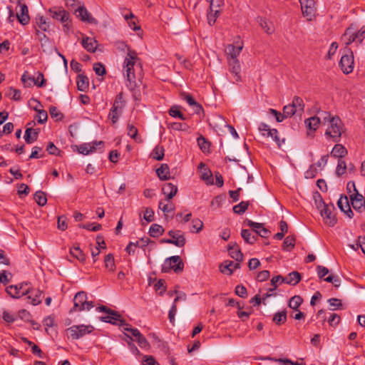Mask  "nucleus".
Returning <instances> with one entry per match:
<instances>
[{
  "instance_id": "nucleus-1",
  "label": "nucleus",
  "mask_w": 365,
  "mask_h": 365,
  "mask_svg": "<svg viewBox=\"0 0 365 365\" xmlns=\"http://www.w3.org/2000/svg\"><path fill=\"white\" fill-rule=\"evenodd\" d=\"M128 53L125 57L123 71L125 77L126 78V86L132 91H134L138 86L136 81L134 66H136L140 61L135 51L131 50L127 47Z\"/></svg>"
},
{
  "instance_id": "nucleus-2",
  "label": "nucleus",
  "mask_w": 365,
  "mask_h": 365,
  "mask_svg": "<svg viewBox=\"0 0 365 365\" xmlns=\"http://www.w3.org/2000/svg\"><path fill=\"white\" fill-rule=\"evenodd\" d=\"M96 310L107 314L106 316L100 317V319L102 322L110 323L112 324H117L121 327H124L125 324V321L121 319V317L118 312L110 309L106 306H100L96 308Z\"/></svg>"
},
{
  "instance_id": "nucleus-3",
  "label": "nucleus",
  "mask_w": 365,
  "mask_h": 365,
  "mask_svg": "<svg viewBox=\"0 0 365 365\" xmlns=\"http://www.w3.org/2000/svg\"><path fill=\"white\" fill-rule=\"evenodd\" d=\"M343 123L339 117H333L325 132V135L332 139L334 142H339L343 132Z\"/></svg>"
},
{
  "instance_id": "nucleus-4",
  "label": "nucleus",
  "mask_w": 365,
  "mask_h": 365,
  "mask_svg": "<svg viewBox=\"0 0 365 365\" xmlns=\"http://www.w3.org/2000/svg\"><path fill=\"white\" fill-rule=\"evenodd\" d=\"M94 307L93 302L87 300V294L85 292H78L73 298V307L72 312L88 311Z\"/></svg>"
},
{
  "instance_id": "nucleus-5",
  "label": "nucleus",
  "mask_w": 365,
  "mask_h": 365,
  "mask_svg": "<svg viewBox=\"0 0 365 365\" xmlns=\"http://www.w3.org/2000/svg\"><path fill=\"white\" fill-rule=\"evenodd\" d=\"M317 207L318 209H321L320 214L323 217L324 223L329 227H334L336 223V219L332 214V210L334 209V205H326L322 200H321L319 202Z\"/></svg>"
},
{
  "instance_id": "nucleus-6",
  "label": "nucleus",
  "mask_w": 365,
  "mask_h": 365,
  "mask_svg": "<svg viewBox=\"0 0 365 365\" xmlns=\"http://www.w3.org/2000/svg\"><path fill=\"white\" fill-rule=\"evenodd\" d=\"M183 267V262L179 256H172L165 260L161 270L163 272L168 273L173 269L178 273L182 271Z\"/></svg>"
},
{
  "instance_id": "nucleus-7",
  "label": "nucleus",
  "mask_w": 365,
  "mask_h": 365,
  "mask_svg": "<svg viewBox=\"0 0 365 365\" xmlns=\"http://www.w3.org/2000/svg\"><path fill=\"white\" fill-rule=\"evenodd\" d=\"M94 328L91 325H73L67 329V333L73 339H78L91 333Z\"/></svg>"
},
{
  "instance_id": "nucleus-8",
  "label": "nucleus",
  "mask_w": 365,
  "mask_h": 365,
  "mask_svg": "<svg viewBox=\"0 0 365 365\" xmlns=\"http://www.w3.org/2000/svg\"><path fill=\"white\" fill-rule=\"evenodd\" d=\"M258 130L263 136L272 138L276 142L279 148H280L282 144L284 143V138L280 140L278 136L277 130L274 128L271 129L270 127L264 123H260L259 124Z\"/></svg>"
},
{
  "instance_id": "nucleus-9",
  "label": "nucleus",
  "mask_w": 365,
  "mask_h": 365,
  "mask_svg": "<svg viewBox=\"0 0 365 365\" xmlns=\"http://www.w3.org/2000/svg\"><path fill=\"white\" fill-rule=\"evenodd\" d=\"M349 53L343 55L339 61V66L345 74L351 73L354 70V55L353 52L349 49Z\"/></svg>"
},
{
  "instance_id": "nucleus-10",
  "label": "nucleus",
  "mask_w": 365,
  "mask_h": 365,
  "mask_svg": "<svg viewBox=\"0 0 365 365\" xmlns=\"http://www.w3.org/2000/svg\"><path fill=\"white\" fill-rule=\"evenodd\" d=\"M303 16L308 21H312L315 16L316 7L314 0H299Z\"/></svg>"
},
{
  "instance_id": "nucleus-11",
  "label": "nucleus",
  "mask_w": 365,
  "mask_h": 365,
  "mask_svg": "<svg viewBox=\"0 0 365 365\" xmlns=\"http://www.w3.org/2000/svg\"><path fill=\"white\" fill-rule=\"evenodd\" d=\"M168 234L171 238L165 239L162 241L163 242L175 245L178 247H182L185 245L186 240L181 231L170 230Z\"/></svg>"
},
{
  "instance_id": "nucleus-12",
  "label": "nucleus",
  "mask_w": 365,
  "mask_h": 365,
  "mask_svg": "<svg viewBox=\"0 0 365 365\" xmlns=\"http://www.w3.org/2000/svg\"><path fill=\"white\" fill-rule=\"evenodd\" d=\"M27 286V283L11 285L6 288V292L13 298H20L22 296L27 295L29 292Z\"/></svg>"
},
{
  "instance_id": "nucleus-13",
  "label": "nucleus",
  "mask_w": 365,
  "mask_h": 365,
  "mask_svg": "<svg viewBox=\"0 0 365 365\" xmlns=\"http://www.w3.org/2000/svg\"><path fill=\"white\" fill-rule=\"evenodd\" d=\"M50 16L55 20L64 23L70 18V14L62 7H52L48 10Z\"/></svg>"
},
{
  "instance_id": "nucleus-14",
  "label": "nucleus",
  "mask_w": 365,
  "mask_h": 365,
  "mask_svg": "<svg viewBox=\"0 0 365 365\" xmlns=\"http://www.w3.org/2000/svg\"><path fill=\"white\" fill-rule=\"evenodd\" d=\"M350 199L351 205L355 210L361 212L365 210V200L361 194L358 192L351 194L350 195Z\"/></svg>"
},
{
  "instance_id": "nucleus-15",
  "label": "nucleus",
  "mask_w": 365,
  "mask_h": 365,
  "mask_svg": "<svg viewBox=\"0 0 365 365\" xmlns=\"http://www.w3.org/2000/svg\"><path fill=\"white\" fill-rule=\"evenodd\" d=\"M27 299L29 302L32 305H38L41 303L43 298V292L37 289L28 287Z\"/></svg>"
},
{
  "instance_id": "nucleus-16",
  "label": "nucleus",
  "mask_w": 365,
  "mask_h": 365,
  "mask_svg": "<svg viewBox=\"0 0 365 365\" xmlns=\"http://www.w3.org/2000/svg\"><path fill=\"white\" fill-rule=\"evenodd\" d=\"M228 66L230 73L232 75L234 81L239 82L241 80V68L239 61L228 60Z\"/></svg>"
},
{
  "instance_id": "nucleus-17",
  "label": "nucleus",
  "mask_w": 365,
  "mask_h": 365,
  "mask_svg": "<svg viewBox=\"0 0 365 365\" xmlns=\"http://www.w3.org/2000/svg\"><path fill=\"white\" fill-rule=\"evenodd\" d=\"M344 37L347 38L345 42L346 46L350 45L354 42H358L361 43L364 38V36H362L359 31L352 32L350 28L346 30L344 34Z\"/></svg>"
},
{
  "instance_id": "nucleus-18",
  "label": "nucleus",
  "mask_w": 365,
  "mask_h": 365,
  "mask_svg": "<svg viewBox=\"0 0 365 365\" xmlns=\"http://www.w3.org/2000/svg\"><path fill=\"white\" fill-rule=\"evenodd\" d=\"M77 17L81 21H86L90 24H97V21L94 19L91 14L84 6H80L76 10Z\"/></svg>"
},
{
  "instance_id": "nucleus-19",
  "label": "nucleus",
  "mask_w": 365,
  "mask_h": 365,
  "mask_svg": "<svg viewBox=\"0 0 365 365\" xmlns=\"http://www.w3.org/2000/svg\"><path fill=\"white\" fill-rule=\"evenodd\" d=\"M228 251L230 257L236 262H242L243 259V254L239 245L235 242L230 243L228 246Z\"/></svg>"
},
{
  "instance_id": "nucleus-20",
  "label": "nucleus",
  "mask_w": 365,
  "mask_h": 365,
  "mask_svg": "<svg viewBox=\"0 0 365 365\" xmlns=\"http://www.w3.org/2000/svg\"><path fill=\"white\" fill-rule=\"evenodd\" d=\"M339 208L344 212L349 218H351L354 213L350 207L348 197L346 196H341L337 202Z\"/></svg>"
},
{
  "instance_id": "nucleus-21",
  "label": "nucleus",
  "mask_w": 365,
  "mask_h": 365,
  "mask_svg": "<svg viewBox=\"0 0 365 365\" xmlns=\"http://www.w3.org/2000/svg\"><path fill=\"white\" fill-rule=\"evenodd\" d=\"M19 6L20 7V10L16 12V17L18 19V21L22 25H26L29 24L30 20L28 7L25 4H22Z\"/></svg>"
},
{
  "instance_id": "nucleus-22",
  "label": "nucleus",
  "mask_w": 365,
  "mask_h": 365,
  "mask_svg": "<svg viewBox=\"0 0 365 365\" xmlns=\"http://www.w3.org/2000/svg\"><path fill=\"white\" fill-rule=\"evenodd\" d=\"M257 21L267 34L271 35L275 31L272 21L260 16L257 18Z\"/></svg>"
},
{
  "instance_id": "nucleus-23",
  "label": "nucleus",
  "mask_w": 365,
  "mask_h": 365,
  "mask_svg": "<svg viewBox=\"0 0 365 365\" xmlns=\"http://www.w3.org/2000/svg\"><path fill=\"white\" fill-rule=\"evenodd\" d=\"M240 267V262L225 261L220 266V271L227 275H231L233 272Z\"/></svg>"
},
{
  "instance_id": "nucleus-24",
  "label": "nucleus",
  "mask_w": 365,
  "mask_h": 365,
  "mask_svg": "<svg viewBox=\"0 0 365 365\" xmlns=\"http://www.w3.org/2000/svg\"><path fill=\"white\" fill-rule=\"evenodd\" d=\"M103 143V141L83 143L79 145V147L78 148V150L80 153L83 155H88L96 151V146L98 145H102Z\"/></svg>"
},
{
  "instance_id": "nucleus-25",
  "label": "nucleus",
  "mask_w": 365,
  "mask_h": 365,
  "mask_svg": "<svg viewBox=\"0 0 365 365\" xmlns=\"http://www.w3.org/2000/svg\"><path fill=\"white\" fill-rule=\"evenodd\" d=\"M243 45L234 46L229 44L226 48V53L228 56V60H238L237 57L241 53Z\"/></svg>"
},
{
  "instance_id": "nucleus-26",
  "label": "nucleus",
  "mask_w": 365,
  "mask_h": 365,
  "mask_svg": "<svg viewBox=\"0 0 365 365\" xmlns=\"http://www.w3.org/2000/svg\"><path fill=\"white\" fill-rule=\"evenodd\" d=\"M304 124L307 128L309 130L308 135H310L311 132H315L319 128L320 124V117L315 115L307 118L304 120Z\"/></svg>"
},
{
  "instance_id": "nucleus-27",
  "label": "nucleus",
  "mask_w": 365,
  "mask_h": 365,
  "mask_svg": "<svg viewBox=\"0 0 365 365\" xmlns=\"http://www.w3.org/2000/svg\"><path fill=\"white\" fill-rule=\"evenodd\" d=\"M163 193L165 195L167 200L172 199L178 192V187L176 185L171 182H167L163 185L162 188Z\"/></svg>"
},
{
  "instance_id": "nucleus-28",
  "label": "nucleus",
  "mask_w": 365,
  "mask_h": 365,
  "mask_svg": "<svg viewBox=\"0 0 365 365\" xmlns=\"http://www.w3.org/2000/svg\"><path fill=\"white\" fill-rule=\"evenodd\" d=\"M301 278V274L298 272L294 271L284 277L282 281H284V283L294 286L300 282Z\"/></svg>"
},
{
  "instance_id": "nucleus-29",
  "label": "nucleus",
  "mask_w": 365,
  "mask_h": 365,
  "mask_svg": "<svg viewBox=\"0 0 365 365\" xmlns=\"http://www.w3.org/2000/svg\"><path fill=\"white\" fill-rule=\"evenodd\" d=\"M38 131L31 127L27 128L25 131L24 139L26 143L31 144L38 139Z\"/></svg>"
},
{
  "instance_id": "nucleus-30",
  "label": "nucleus",
  "mask_w": 365,
  "mask_h": 365,
  "mask_svg": "<svg viewBox=\"0 0 365 365\" xmlns=\"http://www.w3.org/2000/svg\"><path fill=\"white\" fill-rule=\"evenodd\" d=\"M82 45L88 52H95L97 46L98 42L94 38L86 37L83 38Z\"/></svg>"
},
{
  "instance_id": "nucleus-31",
  "label": "nucleus",
  "mask_w": 365,
  "mask_h": 365,
  "mask_svg": "<svg viewBox=\"0 0 365 365\" xmlns=\"http://www.w3.org/2000/svg\"><path fill=\"white\" fill-rule=\"evenodd\" d=\"M123 108H121L119 106H114L113 104L112 108L110 110L109 114H108V118L112 121L113 124H115L118 122L119 117L120 116Z\"/></svg>"
},
{
  "instance_id": "nucleus-32",
  "label": "nucleus",
  "mask_w": 365,
  "mask_h": 365,
  "mask_svg": "<svg viewBox=\"0 0 365 365\" xmlns=\"http://www.w3.org/2000/svg\"><path fill=\"white\" fill-rule=\"evenodd\" d=\"M128 135L133 139L136 143H143L142 138L138 136V131L137 128L132 123H128L127 124Z\"/></svg>"
},
{
  "instance_id": "nucleus-33",
  "label": "nucleus",
  "mask_w": 365,
  "mask_h": 365,
  "mask_svg": "<svg viewBox=\"0 0 365 365\" xmlns=\"http://www.w3.org/2000/svg\"><path fill=\"white\" fill-rule=\"evenodd\" d=\"M158 178L162 180H168L170 178V168L167 164H162L161 166L156 170Z\"/></svg>"
},
{
  "instance_id": "nucleus-34",
  "label": "nucleus",
  "mask_w": 365,
  "mask_h": 365,
  "mask_svg": "<svg viewBox=\"0 0 365 365\" xmlns=\"http://www.w3.org/2000/svg\"><path fill=\"white\" fill-rule=\"evenodd\" d=\"M347 154L345 147L341 144H336L334 146L331 155L334 158H341Z\"/></svg>"
},
{
  "instance_id": "nucleus-35",
  "label": "nucleus",
  "mask_w": 365,
  "mask_h": 365,
  "mask_svg": "<svg viewBox=\"0 0 365 365\" xmlns=\"http://www.w3.org/2000/svg\"><path fill=\"white\" fill-rule=\"evenodd\" d=\"M88 78L84 75H78L77 77V88L81 91H86L88 88Z\"/></svg>"
},
{
  "instance_id": "nucleus-36",
  "label": "nucleus",
  "mask_w": 365,
  "mask_h": 365,
  "mask_svg": "<svg viewBox=\"0 0 365 365\" xmlns=\"http://www.w3.org/2000/svg\"><path fill=\"white\" fill-rule=\"evenodd\" d=\"M290 105L293 107L294 109V108L296 109L297 113H302L304 111V101L301 98H299L298 96L294 97L292 102Z\"/></svg>"
},
{
  "instance_id": "nucleus-37",
  "label": "nucleus",
  "mask_w": 365,
  "mask_h": 365,
  "mask_svg": "<svg viewBox=\"0 0 365 365\" xmlns=\"http://www.w3.org/2000/svg\"><path fill=\"white\" fill-rule=\"evenodd\" d=\"M184 100L191 106H193L194 110L196 113H199L202 110V107L200 104L197 103L192 96L189 94L185 95Z\"/></svg>"
},
{
  "instance_id": "nucleus-38",
  "label": "nucleus",
  "mask_w": 365,
  "mask_h": 365,
  "mask_svg": "<svg viewBox=\"0 0 365 365\" xmlns=\"http://www.w3.org/2000/svg\"><path fill=\"white\" fill-rule=\"evenodd\" d=\"M164 232L163 227L158 224H153L149 229V234L153 237H158Z\"/></svg>"
},
{
  "instance_id": "nucleus-39",
  "label": "nucleus",
  "mask_w": 365,
  "mask_h": 365,
  "mask_svg": "<svg viewBox=\"0 0 365 365\" xmlns=\"http://www.w3.org/2000/svg\"><path fill=\"white\" fill-rule=\"evenodd\" d=\"M241 236L244 240L249 244H254L257 239V237L252 235V232L249 230H242Z\"/></svg>"
},
{
  "instance_id": "nucleus-40",
  "label": "nucleus",
  "mask_w": 365,
  "mask_h": 365,
  "mask_svg": "<svg viewBox=\"0 0 365 365\" xmlns=\"http://www.w3.org/2000/svg\"><path fill=\"white\" fill-rule=\"evenodd\" d=\"M34 200L39 206H44L47 203V198L45 192L41 190L36 192Z\"/></svg>"
},
{
  "instance_id": "nucleus-41",
  "label": "nucleus",
  "mask_w": 365,
  "mask_h": 365,
  "mask_svg": "<svg viewBox=\"0 0 365 365\" xmlns=\"http://www.w3.org/2000/svg\"><path fill=\"white\" fill-rule=\"evenodd\" d=\"M302 302L303 299L300 296L295 295L289 299V307L294 310H297Z\"/></svg>"
},
{
  "instance_id": "nucleus-42",
  "label": "nucleus",
  "mask_w": 365,
  "mask_h": 365,
  "mask_svg": "<svg viewBox=\"0 0 365 365\" xmlns=\"http://www.w3.org/2000/svg\"><path fill=\"white\" fill-rule=\"evenodd\" d=\"M273 322L277 325L284 324L287 320V312L286 311H282L277 312L273 317Z\"/></svg>"
},
{
  "instance_id": "nucleus-43",
  "label": "nucleus",
  "mask_w": 365,
  "mask_h": 365,
  "mask_svg": "<svg viewBox=\"0 0 365 365\" xmlns=\"http://www.w3.org/2000/svg\"><path fill=\"white\" fill-rule=\"evenodd\" d=\"M164 152L163 146L157 145L152 152V158L157 160H162L164 158Z\"/></svg>"
},
{
  "instance_id": "nucleus-44",
  "label": "nucleus",
  "mask_w": 365,
  "mask_h": 365,
  "mask_svg": "<svg viewBox=\"0 0 365 365\" xmlns=\"http://www.w3.org/2000/svg\"><path fill=\"white\" fill-rule=\"evenodd\" d=\"M249 205V202L242 201L233 207V212L236 214L242 215L247 210Z\"/></svg>"
},
{
  "instance_id": "nucleus-45",
  "label": "nucleus",
  "mask_w": 365,
  "mask_h": 365,
  "mask_svg": "<svg viewBox=\"0 0 365 365\" xmlns=\"http://www.w3.org/2000/svg\"><path fill=\"white\" fill-rule=\"evenodd\" d=\"M71 255L78 259L80 262H83L86 260V256L82 250L78 247H75L71 249Z\"/></svg>"
},
{
  "instance_id": "nucleus-46",
  "label": "nucleus",
  "mask_w": 365,
  "mask_h": 365,
  "mask_svg": "<svg viewBox=\"0 0 365 365\" xmlns=\"http://www.w3.org/2000/svg\"><path fill=\"white\" fill-rule=\"evenodd\" d=\"M36 24L38 28L43 31H47L49 29V24L46 21V19L42 16L36 17Z\"/></svg>"
},
{
  "instance_id": "nucleus-47",
  "label": "nucleus",
  "mask_w": 365,
  "mask_h": 365,
  "mask_svg": "<svg viewBox=\"0 0 365 365\" xmlns=\"http://www.w3.org/2000/svg\"><path fill=\"white\" fill-rule=\"evenodd\" d=\"M328 303L330 306L329 309L332 311L337 309H342L341 300L337 298H331L328 299Z\"/></svg>"
},
{
  "instance_id": "nucleus-48",
  "label": "nucleus",
  "mask_w": 365,
  "mask_h": 365,
  "mask_svg": "<svg viewBox=\"0 0 365 365\" xmlns=\"http://www.w3.org/2000/svg\"><path fill=\"white\" fill-rule=\"evenodd\" d=\"M295 238L293 236H287L283 242V247L287 251H290L294 247Z\"/></svg>"
},
{
  "instance_id": "nucleus-49",
  "label": "nucleus",
  "mask_w": 365,
  "mask_h": 365,
  "mask_svg": "<svg viewBox=\"0 0 365 365\" xmlns=\"http://www.w3.org/2000/svg\"><path fill=\"white\" fill-rule=\"evenodd\" d=\"M180 299V297H175V299H174V302H173V304L169 311V313H168V318L170 319V322L171 324H174V322H175V316L177 313V305H176V303L178 301H179Z\"/></svg>"
},
{
  "instance_id": "nucleus-50",
  "label": "nucleus",
  "mask_w": 365,
  "mask_h": 365,
  "mask_svg": "<svg viewBox=\"0 0 365 365\" xmlns=\"http://www.w3.org/2000/svg\"><path fill=\"white\" fill-rule=\"evenodd\" d=\"M220 14V9H214L213 11L210 10V12L207 14V21L209 25L212 26Z\"/></svg>"
},
{
  "instance_id": "nucleus-51",
  "label": "nucleus",
  "mask_w": 365,
  "mask_h": 365,
  "mask_svg": "<svg viewBox=\"0 0 365 365\" xmlns=\"http://www.w3.org/2000/svg\"><path fill=\"white\" fill-rule=\"evenodd\" d=\"M105 265L107 269H109L110 271H114L115 269V262L113 255L108 254L105 257Z\"/></svg>"
},
{
  "instance_id": "nucleus-52",
  "label": "nucleus",
  "mask_w": 365,
  "mask_h": 365,
  "mask_svg": "<svg viewBox=\"0 0 365 365\" xmlns=\"http://www.w3.org/2000/svg\"><path fill=\"white\" fill-rule=\"evenodd\" d=\"M203 228V222L200 219H193L192 221V232H200Z\"/></svg>"
},
{
  "instance_id": "nucleus-53",
  "label": "nucleus",
  "mask_w": 365,
  "mask_h": 365,
  "mask_svg": "<svg viewBox=\"0 0 365 365\" xmlns=\"http://www.w3.org/2000/svg\"><path fill=\"white\" fill-rule=\"evenodd\" d=\"M327 321L331 327H336L340 323L341 317L337 314L332 313Z\"/></svg>"
},
{
  "instance_id": "nucleus-54",
  "label": "nucleus",
  "mask_w": 365,
  "mask_h": 365,
  "mask_svg": "<svg viewBox=\"0 0 365 365\" xmlns=\"http://www.w3.org/2000/svg\"><path fill=\"white\" fill-rule=\"evenodd\" d=\"M169 114L173 118H179L181 120H185L184 115L180 111L178 106H173L169 110Z\"/></svg>"
},
{
  "instance_id": "nucleus-55",
  "label": "nucleus",
  "mask_w": 365,
  "mask_h": 365,
  "mask_svg": "<svg viewBox=\"0 0 365 365\" xmlns=\"http://www.w3.org/2000/svg\"><path fill=\"white\" fill-rule=\"evenodd\" d=\"M318 117H320V120H322L324 123H331V119L333 118L334 116H331V114L329 112L324 111V110H319L317 112Z\"/></svg>"
},
{
  "instance_id": "nucleus-56",
  "label": "nucleus",
  "mask_w": 365,
  "mask_h": 365,
  "mask_svg": "<svg viewBox=\"0 0 365 365\" xmlns=\"http://www.w3.org/2000/svg\"><path fill=\"white\" fill-rule=\"evenodd\" d=\"M346 165L344 160H339L336 173L338 176H341L346 173Z\"/></svg>"
},
{
  "instance_id": "nucleus-57",
  "label": "nucleus",
  "mask_w": 365,
  "mask_h": 365,
  "mask_svg": "<svg viewBox=\"0 0 365 365\" xmlns=\"http://www.w3.org/2000/svg\"><path fill=\"white\" fill-rule=\"evenodd\" d=\"M197 143L203 152L209 150L210 144L204 137L200 136L197 138Z\"/></svg>"
},
{
  "instance_id": "nucleus-58",
  "label": "nucleus",
  "mask_w": 365,
  "mask_h": 365,
  "mask_svg": "<svg viewBox=\"0 0 365 365\" xmlns=\"http://www.w3.org/2000/svg\"><path fill=\"white\" fill-rule=\"evenodd\" d=\"M80 227L86 229L88 230L96 232L101 229V225L98 223H88L86 225H79Z\"/></svg>"
},
{
  "instance_id": "nucleus-59",
  "label": "nucleus",
  "mask_w": 365,
  "mask_h": 365,
  "mask_svg": "<svg viewBox=\"0 0 365 365\" xmlns=\"http://www.w3.org/2000/svg\"><path fill=\"white\" fill-rule=\"evenodd\" d=\"M21 81L26 87H31L34 83V77L28 76L25 72L21 76Z\"/></svg>"
},
{
  "instance_id": "nucleus-60",
  "label": "nucleus",
  "mask_w": 365,
  "mask_h": 365,
  "mask_svg": "<svg viewBox=\"0 0 365 365\" xmlns=\"http://www.w3.org/2000/svg\"><path fill=\"white\" fill-rule=\"evenodd\" d=\"M113 104L116 106H118L123 109L124 108V107L125 106V101L123 99V93H120L115 96V98Z\"/></svg>"
},
{
  "instance_id": "nucleus-61",
  "label": "nucleus",
  "mask_w": 365,
  "mask_h": 365,
  "mask_svg": "<svg viewBox=\"0 0 365 365\" xmlns=\"http://www.w3.org/2000/svg\"><path fill=\"white\" fill-rule=\"evenodd\" d=\"M268 113L273 115L276 118L277 121L279 123L282 122L284 120V118H287L284 113H281L280 112L273 108L269 109Z\"/></svg>"
},
{
  "instance_id": "nucleus-62",
  "label": "nucleus",
  "mask_w": 365,
  "mask_h": 365,
  "mask_svg": "<svg viewBox=\"0 0 365 365\" xmlns=\"http://www.w3.org/2000/svg\"><path fill=\"white\" fill-rule=\"evenodd\" d=\"M49 113L51 118H56V120H61L63 118L62 113L57 109L56 107L51 106L49 109Z\"/></svg>"
},
{
  "instance_id": "nucleus-63",
  "label": "nucleus",
  "mask_w": 365,
  "mask_h": 365,
  "mask_svg": "<svg viewBox=\"0 0 365 365\" xmlns=\"http://www.w3.org/2000/svg\"><path fill=\"white\" fill-rule=\"evenodd\" d=\"M93 70L98 76H103L106 73V68L101 63H96L93 64Z\"/></svg>"
},
{
  "instance_id": "nucleus-64",
  "label": "nucleus",
  "mask_w": 365,
  "mask_h": 365,
  "mask_svg": "<svg viewBox=\"0 0 365 365\" xmlns=\"http://www.w3.org/2000/svg\"><path fill=\"white\" fill-rule=\"evenodd\" d=\"M143 218L148 222H150L154 220V211L150 208L147 207L145 210Z\"/></svg>"
}]
</instances>
